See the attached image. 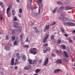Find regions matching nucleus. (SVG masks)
<instances>
[{"instance_id": "obj_1", "label": "nucleus", "mask_w": 75, "mask_h": 75, "mask_svg": "<svg viewBox=\"0 0 75 75\" xmlns=\"http://www.w3.org/2000/svg\"><path fill=\"white\" fill-rule=\"evenodd\" d=\"M28 1H30V5H27V7H28V10H29V11H30V10L31 9V14L34 15V16H35L36 17H37V16H38V14H40V10H41V8L42 7V0H38L37 1V4L39 6L38 13H37L36 12L34 13L33 12V8H32V7H30V6H31V3H32V1H33V0H28Z\"/></svg>"}, {"instance_id": "obj_2", "label": "nucleus", "mask_w": 75, "mask_h": 75, "mask_svg": "<svg viewBox=\"0 0 75 75\" xmlns=\"http://www.w3.org/2000/svg\"><path fill=\"white\" fill-rule=\"evenodd\" d=\"M18 25H19V23L18 22H16L14 23L13 27L14 28H18V30L19 31L21 32V29L20 27L18 26Z\"/></svg>"}, {"instance_id": "obj_3", "label": "nucleus", "mask_w": 75, "mask_h": 75, "mask_svg": "<svg viewBox=\"0 0 75 75\" xmlns=\"http://www.w3.org/2000/svg\"><path fill=\"white\" fill-rule=\"evenodd\" d=\"M37 49L36 48H33V50H31L30 51V53L31 54H33V55H35L37 54Z\"/></svg>"}, {"instance_id": "obj_4", "label": "nucleus", "mask_w": 75, "mask_h": 75, "mask_svg": "<svg viewBox=\"0 0 75 75\" xmlns=\"http://www.w3.org/2000/svg\"><path fill=\"white\" fill-rule=\"evenodd\" d=\"M64 25H67L69 26L71 25V26H75V23L71 22H67L64 23Z\"/></svg>"}, {"instance_id": "obj_5", "label": "nucleus", "mask_w": 75, "mask_h": 75, "mask_svg": "<svg viewBox=\"0 0 75 75\" xmlns=\"http://www.w3.org/2000/svg\"><path fill=\"white\" fill-rule=\"evenodd\" d=\"M65 8L66 10H69L73 9V8H74V7L71 6H66Z\"/></svg>"}, {"instance_id": "obj_6", "label": "nucleus", "mask_w": 75, "mask_h": 75, "mask_svg": "<svg viewBox=\"0 0 75 75\" xmlns=\"http://www.w3.org/2000/svg\"><path fill=\"white\" fill-rule=\"evenodd\" d=\"M56 52L58 55H61V54H62V52L61 50H56Z\"/></svg>"}, {"instance_id": "obj_7", "label": "nucleus", "mask_w": 75, "mask_h": 75, "mask_svg": "<svg viewBox=\"0 0 75 75\" xmlns=\"http://www.w3.org/2000/svg\"><path fill=\"white\" fill-rule=\"evenodd\" d=\"M48 62V58H47L45 59L44 63V65L46 66Z\"/></svg>"}, {"instance_id": "obj_8", "label": "nucleus", "mask_w": 75, "mask_h": 75, "mask_svg": "<svg viewBox=\"0 0 75 75\" xmlns=\"http://www.w3.org/2000/svg\"><path fill=\"white\" fill-rule=\"evenodd\" d=\"M48 36H49V35L47 34L44 38V40H43V42L44 43H45L46 41H47V40L48 39Z\"/></svg>"}, {"instance_id": "obj_9", "label": "nucleus", "mask_w": 75, "mask_h": 75, "mask_svg": "<svg viewBox=\"0 0 75 75\" xmlns=\"http://www.w3.org/2000/svg\"><path fill=\"white\" fill-rule=\"evenodd\" d=\"M15 32V30L14 29H12V30H9V33L10 34H14Z\"/></svg>"}, {"instance_id": "obj_10", "label": "nucleus", "mask_w": 75, "mask_h": 75, "mask_svg": "<svg viewBox=\"0 0 75 75\" xmlns=\"http://www.w3.org/2000/svg\"><path fill=\"white\" fill-rule=\"evenodd\" d=\"M11 65L12 66L14 65V58H12L11 59Z\"/></svg>"}, {"instance_id": "obj_11", "label": "nucleus", "mask_w": 75, "mask_h": 75, "mask_svg": "<svg viewBox=\"0 0 75 75\" xmlns=\"http://www.w3.org/2000/svg\"><path fill=\"white\" fill-rule=\"evenodd\" d=\"M56 63L57 64H62V60L61 59L58 60L56 61Z\"/></svg>"}, {"instance_id": "obj_12", "label": "nucleus", "mask_w": 75, "mask_h": 75, "mask_svg": "<svg viewBox=\"0 0 75 75\" xmlns=\"http://www.w3.org/2000/svg\"><path fill=\"white\" fill-rule=\"evenodd\" d=\"M10 6H9V7L7 8L6 10V13L7 14L8 17H10L9 16H8V11H9V10H10Z\"/></svg>"}, {"instance_id": "obj_13", "label": "nucleus", "mask_w": 75, "mask_h": 75, "mask_svg": "<svg viewBox=\"0 0 75 75\" xmlns=\"http://www.w3.org/2000/svg\"><path fill=\"white\" fill-rule=\"evenodd\" d=\"M64 54L65 57L66 58H68V55L67 54V53L65 51H64Z\"/></svg>"}, {"instance_id": "obj_14", "label": "nucleus", "mask_w": 75, "mask_h": 75, "mask_svg": "<svg viewBox=\"0 0 75 75\" xmlns=\"http://www.w3.org/2000/svg\"><path fill=\"white\" fill-rule=\"evenodd\" d=\"M60 71H61V70L59 69H56L54 71V72L55 74H57V73H58Z\"/></svg>"}, {"instance_id": "obj_15", "label": "nucleus", "mask_w": 75, "mask_h": 75, "mask_svg": "<svg viewBox=\"0 0 75 75\" xmlns=\"http://www.w3.org/2000/svg\"><path fill=\"white\" fill-rule=\"evenodd\" d=\"M22 59L23 60V61H25L26 60V57L25 55H23L22 57Z\"/></svg>"}, {"instance_id": "obj_16", "label": "nucleus", "mask_w": 75, "mask_h": 75, "mask_svg": "<svg viewBox=\"0 0 75 75\" xmlns=\"http://www.w3.org/2000/svg\"><path fill=\"white\" fill-rule=\"evenodd\" d=\"M35 31L36 33H39L40 31L38 30L37 29V27H35L34 28Z\"/></svg>"}, {"instance_id": "obj_17", "label": "nucleus", "mask_w": 75, "mask_h": 75, "mask_svg": "<svg viewBox=\"0 0 75 75\" xmlns=\"http://www.w3.org/2000/svg\"><path fill=\"white\" fill-rule=\"evenodd\" d=\"M30 68V66H26L24 68V69L25 70H27V69H29Z\"/></svg>"}, {"instance_id": "obj_18", "label": "nucleus", "mask_w": 75, "mask_h": 75, "mask_svg": "<svg viewBox=\"0 0 75 75\" xmlns=\"http://www.w3.org/2000/svg\"><path fill=\"white\" fill-rule=\"evenodd\" d=\"M57 10H58V7H56L53 11V13H55Z\"/></svg>"}, {"instance_id": "obj_19", "label": "nucleus", "mask_w": 75, "mask_h": 75, "mask_svg": "<svg viewBox=\"0 0 75 75\" xmlns=\"http://www.w3.org/2000/svg\"><path fill=\"white\" fill-rule=\"evenodd\" d=\"M9 35H6L5 37V39L6 40H9Z\"/></svg>"}, {"instance_id": "obj_20", "label": "nucleus", "mask_w": 75, "mask_h": 75, "mask_svg": "<svg viewBox=\"0 0 75 75\" xmlns=\"http://www.w3.org/2000/svg\"><path fill=\"white\" fill-rule=\"evenodd\" d=\"M10 48L8 47H5V50L6 51H8V50H10Z\"/></svg>"}, {"instance_id": "obj_21", "label": "nucleus", "mask_w": 75, "mask_h": 75, "mask_svg": "<svg viewBox=\"0 0 75 75\" xmlns=\"http://www.w3.org/2000/svg\"><path fill=\"white\" fill-rule=\"evenodd\" d=\"M16 55L17 56V58H18V59H19V58H20V56H19L20 55V54L19 53H16Z\"/></svg>"}, {"instance_id": "obj_22", "label": "nucleus", "mask_w": 75, "mask_h": 75, "mask_svg": "<svg viewBox=\"0 0 75 75\" xmlns=\"http://www.w3.org/2000/svg\"><path fill=\"white\" fill-rule=\"evenodd\" d=\"M12 14L13 16H14V15H15V14H16V12H15V11H14L13 10H12Z\"/></svg>"}, {"instance_id": "obj_23", "label": "nucleus", "mask_w": 75, "mask_h": 75, "mask_svg": "<svg viewBox=\"0 0 75 75\" xmlns=\"http://www.w3.org/2000/svg\"><path fill=\"white\" fill-rule=\"evenodd\" d=\"M40 72V69H38L35 70L36 73H38V72Z\"/></svg>"}, {"instance_id": "obj_24", "label": "nucleus", "mask_w": 75, "mask_h": 75, "mask_svg": "<svg viewBox=\"0 0 75 75\" xmlns=\"http://www.w3.org/2000/svg\"><path fill=\"white\" fill-rule=\"evenodd\" d=\"M45 28L46 30H48L50 28V26L49 25H47L45 27Z\"/></svg>"}, {"instance_id": "obj_25", "label": "nucleus", "mask_w": 75, "mask_h": 75, "mask_svg": "<svg viewBox=\"0 0 75 75\" xmlns=\"http://www.w3.org/2000/svg\"><path fill=\"white\" fill-rule=\"evenodd\" d=\"M64 9V7L63 6H61L59 8V10H61V11H62V10H63Z\"/></svg>"}, {"instance_id": "obj_26", "label": "nucleus", "mask_w": 75, "mask_h": 75, "mask_svg": "<svg viewBox=\"0 0 75 75\" xmlns=\"http://www.w3.org/2000/svg\"><path fill=\"white\" fill-rule=\"evenodd\" d=\"M19 13H22V12H23V9H22V8H20L19 9Z\"/></svg>"}, {"instance_id": "obj_27", "label": "nucleus", "mask_w": 75, "mask_h": 75, "mask_svg": "<svg viewBox=\"0 0 75 75\" xmlns=\"http://www.w3.org/2000/svg\"><path fill=\"white\" fill-rule=\"evenodd\" d=\"M37 60H34L32 64H37Z\"/></svg>"}, {"instance_id": "obj_28", "label": "nucleus", "mask_w": 75, "mask_h": 75, "mask_svg": "<svg viewBox=\"0 0 75 75\" xmlns=\"http://www.w3.org/2000/svg\"><path fill=\"white\" fill-rule=\"evenodd\" d=\"M62 48H63V49H66V46H65V45H62Z\"/></svg>"}, {"instance_id": "obj_29", "label": "nucleus", "mask_w": 75, "mask_h": 75, "mask_svg": "<svg viewBox=\"0 0 75 75\" xmlns=\"http://www.w3.org/2000/svg\"><path fill=\"white\" fill-rule=\"evenodd\" d=\"M17 20V17L15 16L14 18H13V20L14 21H16Z\"/></svg>"}, {"instance_id": "obj_30", "label": "nucleus", "mask_w": 75, "mask_h": 75, "mask_svg": "<svg viewBox=\"0 0 75 75\" xmlns=\"http://www.w3.org/2000/svg\"><path fill=\"white\" fill-rule=\"evenodd\" d=\"M28 62L30 64H32V60H31L29 59L28 60Z\"/></svg>"}, {"instance_id": "obj_31", "label": "nucleus", "mask_w": 75, "mask_h": 75, "mask_svg": "<svg viewBox=\"0 0 75 75\" xmlns=\"http://www.w3.org/2000/svg\"><path fill=\"white\" fill-rule=\"evenodd\" d=\"M54 35H52L51 36L50 39L52 40H53L54 39Z\"/></svg>"}, {"instance_id": "obj_32", "label": "nucleus", "mask_w": 75, "mask_h": 75, "mask_svg": "<svg viewBox=\"0 0 75 75\" xmlns=\"http://www.w3.org/2000/svg\"><path fill=\"white\" fill-rule=\"evenodd\" d=\"M61 16L63 18H65V15L64 14H61Z\"/></svg>"}, {"instance_id": "obj_33", "label": "nucleus", "mask_w": 75, "mask_h": 75, "mask_svg": "<svg viewBox=\"0 0 75 75\" xmlns=\"http://www.w3.org/2000/svg\"><path fill=\"white\" fill-rule=\"evenodd\" d=\"M61 40L60 39H59L57 40V42L58 44H60V42H61Z\"/></svg>"}, {"instance_id": "obj_34", "label": "nucleus", "mask_w": 75, "mask_h": 75, "mask_svg": "<svg viewBox=\"0 0 75 75\" xmlns=\"http://www.w3.org/2000/svg\"><path fill=\"white\" fill-rule=\"evenodd\" d=\"M23 47L24 48H28L29 46L28 45H23Z\"/></svg>"}, {"instance_id": "obj_35", "label": "nucleus", "mask_w": 75, "mask_h": 75, "mask_svg": "<svg viewBox=\"0 0 75 75\" xmlns=\"http://www.w3.org/2000/svg\"><path fill=\"white\" fill-rule=\"evenodd\" d=\"M11 38L13 40H14L16 38V37L15 36H13Z\"/></svg>"}, {"instance_id": "obj_36", "label": "nucleus", "mask_w": 75, "mask_h": 75, "mask_svg": "<svg viewBox=\"0 0 75 75\" xmlns=\"http://www.w3.org/2000/svg\"><path fill=\"white\" fill-rule=\"evenodd\" d=\"M57 3L58 4H62V3L61 2H60L57 1Z\"/></svg>"}, {"instance_id": "obj_37", "label": "nucleus", "mask_w": 75, "mask_h": 75, "mask_svg": "<svg viewBox=\"0 0 75 75\" xmlns=\"http://www.w3.org/2000/svg\"><path fill=\"white\" fill-rule=\"evenodd\" d=\"M48 45V44L47 43L43 45V46L44 47H47Z\"/></svg>"}, {"instance_id": "obj_38", "label": "nucleus", "mask_w": 75, "mask_h": 75, "mask_svg": "<svg viewBox=\"0 0 75 75\" xmlns=\"http://www.w3.org/2000/svg\"><path fill=\"white\" fill-rule=\"evenodd\" d=\"M61 31L62 32V33H64V30L63 28H61Z\"/></svg>"}, {"instance_id": "obj_39", "label": "nucleus", "mask_w": 75, "mask_h": 75, "mask_svg": "<svg viewBox=\"0 0 75 75\" xmlns=\"http://www.w3.org/2000/svg\"><path fill=\"white\" fill-rule=\"evenodd\" d=\"M17 41H15L14 42V45H16L17 44Z\"/></svg>"}, {"instance_id": "obj_40", "label": "nucleus", "mask_w": 75, "mask_h": 75, "mask_svg": "<svg viewBox=\"0 0 75 75\" xmlns=\"http://www.w3.org/2000/svg\"><path fill=\"white\" fill-rule=\"evenodd\" d=\"M19 37L20 39H21L22 38H23V35H20Z\"/></svg>"}, {"instance_id": "obj_41", "label": "nucleus", "mask_w": 75, "mask_h": 75, "mask_svg": "<svg viewBox=\"0 0 75 75\" xmlns=\"http://www.w3.org/2000/svg\"><path fill=\"white\" fill-rule=\"evenodd\" d=\"M51 56L53 57H55V54L54 53H52L51 54Z\"/></svg>"}, {"instance_id": "obj_42", "label": "nucleus", "mask_w": 75, "mask_h": 75, "mask_svg": "<svg viewBox=\"0 0 75 75\" xmlns=\"http://www.w3.org/2000/svg\"><path fill=\"white\" fill-rule=\"evenodd\" d=\"M69 42H70V43H71V42H72V40H71V39H70V38H69Z\"/></svg>"}, {"instance_id": "obj_43", "label": "nucleus", "mask_w": 75, "mask_h": 75, "mask_svg": "<svg viewBox=\"0 0 75 75\" xmlns=\"http://www.w3.org/2000/svg\"><path fill=\"white\" fill-rule=\"evenodd\" d=\"M55 22H54V23L50 25V26L54 25H55Z\"/></svg>"}, {"instance_id": "obj_44", "label": "nucleus", "mask_w": 75, "mask_h": 75, "mask_svg": "<svg viewBox=\"0 0 75 75\" xmlns=\"http://www.w3.org/2000/svg\"><path fill=\"white\" fill-rule=\"evenodd\" d=\"M42 62V59H40L39 61L40 63H41Z\"/></svg>"}, {"instance_id": "obj_45", "label": "nucleus", "mask_w": 75, "mask_h": 75, "mask_svg": "<svg viewBox=\"0 0 75 75\" xmlns=\"http://www.w3.org/2000/svg\"><path fill=\"white\" fill-rule=\"evenodd\" d=\"M3 4V3L2 2H0V6H1Z\"/></svg>"}, {"instance_id": "obj_46", "label": "nucleus", "mask_w": 75, "mask_h": 75, "mask_svg": "<svg viewBox=\"0 0 75 75\" xmlns=\"http://www.w3.org/2000/svg\"><path fill=\"white\" fill-rule=\"evenodd\" d=\"M47 49L46 50H43V52H44V53H45V52H47Z\"/></svg>"}, {"instance_id": "obj_47", "label": "nucleus", "mask_w": 75, "mask_h": 75, "mask_svg": "<svg viewBox=\"0 0 75 75\" xmlns=\"http://www.w3.org/2000/svg\"><path fill=\"white\" fill-rule=\"evenodd\" d=\"M72 65H73V66H74V67H75V62H74V63H72Z\"/></svg>"}, {"instance_id": "obj_48", "label": "nucleus", "mask_w": 75, "mask_h": 75, "mask_svg": "<svg viewBox=\"0 0 75 75\" xmlns=\"http://www.w3.org/2000/svg\"><path fill=\"white\" fill-rule=\"evenodd\" d=\"M26 42H28V38H27L25 40Z\"/></svg>"}, {"instance_id": "obj_49", "label": "nucleus", "mask_w": 75, "mask_h": 75, "mask_svg": "<svg viewBox=\"0 0 75 75\" xmlns=\"http://www.w3.org/2000/svg\"><path fill=\"white\" fill-rule=\"evenodd\" d=\"M18 16L20 17V18H21V14H19Z\"/></svg>"}, {"instance_id": "obj_50", "label": "nucleus", "mask_w": 75, "mask_h": 75, "mask_svg": "<svg viewBox=\"0 0 75 75\" xmlns=\"http://www.w3.org/2000/svg\"><path fill=\"white\" fill-rule=\"evenodd\" d=\"M64 36H65V37H68V35L67 34H64Z\"/></svg>"}, {"instance_id": "obj_51", "label": "nucleus", "mask_w": 75, "mask_h": 75, "mask_svg": "<svg viewBox=\"0 0 75 75\" xmlns=\"http://www.w3.org/2000/svg\"><path fill=\"white\" fill-rule=\"evenodd\" d=\"M1 6V8H4L5 7L4 6Z\"/></svg>"}, {"instance_id": "obj_52", "label": "nucleus", "mask_w": 75, "mask_h": 75, "mask_svg": "<svg viewBox=\"0 0 75 75\" xmlns=\"http://www.w3.org/2000/svg\"><path fill=\"white\" fill-rule=\"evenodd\" d=\"M31 24H32L31 25H34V23H33V22H31Z\"/></svg>"}, {"instance_id": "obj_53", "label": "nucleus", "mask_w": 75, "mask_h": 75, "mask_svg": "<svg viewBox=\"0 0 75 75\" xmlns=\"http://www.w3.org/2000/svg\"><path fill=\"white\" fill-rule=\"evenodd\" d=\"M75 33V30H74L72 32L73 33Z\"/></svg>"}, {"instance_id": "obj_54", "label": "nucleus", "mask_w": 75, "mask_h": 75, "mask_svg": "<svg viewBox=\"0 0 75 75\" xmlns=\"http://www.w3.org/2000/svg\"><path fill=\"white\" fill-rule=\"evenodd\" d=\"M47 51H50V49L48 48L47 49H46Z\"/></svg>"}, {"instance_id": "obj_55", "label": "nucleus", "mask_w": 75, "mask_h": 75, "mask_svg": "<svg viewBox=\"0 0 75 75\" xmlns=\"http://www.w3.org/2000/svg\"><path fill=\"white\" fill-rule=\"evenodd\" d=\"M17 66H16L15 67V69H17Z\"/></svg>"}, {"instance_id": "obj_56", "label": "nucleus", "mask_w": 75, "mask_h": 75, "mask_svg": "<svg viewBox=\"0 0 75 75\" xmlns=\"http://www.w3.org/2000/svg\"><path fill=\"white\" fill-rule=\"evenodd\" d=\"M18 38H19L18 37H16V40H18Z\"/></svg>"}, {"instance_id": "obj_57", "label": "nucleus", "mask_w": 75, "mask_h": 75, "mask_svg": "<svg viewBox=\"0 0 75 75\" xmlns=\"http://www.w3.org/2000/svg\"><path fill=\"white\" fill-rule=\"evenodd\" d=\"M16 1L18 3H19V0H16Z\"/></svg>"}, {"instance_id": "obj_58", "label": "nucleus", "mask_w": 75, "mask_h": 75, "mask_svg": "<svg viewBox=\"0 0 75 75\" xmlns=\"http://www.w3.org/2000/svg\"><path fill=\"white\" fill-rule=\"evenodd\" d=\"M2 19H3V17H1L0 18V19L1 20H2Z\"/></svg>"}, {"instance_id": "obj_59", "label": "nucleus", "mask_w": 75, "mask_h": 75, "mask_svg": "<svg viewBox=\"0 0 75 75\" xmlns=\"http://www.w3.org/2000/svg\"><path fill=\"white\" fill-rule=\"evenodd\" d=\"M16 64H17V62H16L15 63L14 65H16Z\"/></svg>"}, {"instance_id": "obj_60", "label": "nucleus", "mask_w": 75, "mask_h": 75, "mask_svg": "<svg viewBox=\"0 0 75 75\" xmlns=\"http://www.w3.org/2000/svg\"><path fill=\"white\" fill-rule=\"evenodd\" d=\"M64 60H67V59H66V58H65V57L64 58Z\"/></svg>"}, {"instance_id": "obj_61", "label": "nucleus", "mask_w": 75, "mask_h": 75, "mask_svg": "<svg viewBox=\"0 0 75 75\" xmlns=\"http://www.w3.org/2000/svg\"><path fill=\"white\" fill-rule=\"evenodd\" d=\"M21 41H23V39H21Z\"/></svg>"}, {"instance_id": "obj_62", "label": "nucleus", "mask_w": 75, "mask_h": 75, "mask_svg": "<svg viewBox=\"0 0 75 75\" xmlns=\"http://www.w3.org/2000/svg\"><path fill=\"white\" fill-rule=\"evenodd\" d=\"M34 75H38L37 74H34Z\"/></svg>"}, {"instance_id": "obj_63", "label": "nucleus", "mask_w": 75, "mask_h": 75, "mask_svg": "<svg viewBox=\"0 0 75 75\" xmlns=\"http://www.w3.org/2000/svg\"><path fill=\"white\" fill-rule=\"evenodd\" d=\"M74 40H75V36H74Z\"/></svg>"}, {"instance_id": "obj_64", "label": "nucleus", "mask_w": 75, "mask_h": 75, "mask_svg": "<svg viewBox=\"0 0 75 75\" xmlns=\"http://www.w3.org/2000/svg\"><path fill=\"white\" fill-rule=\"evenodd\" d=\"M17 59H16V62H17Z\"/></svg>"}]
</instances>
